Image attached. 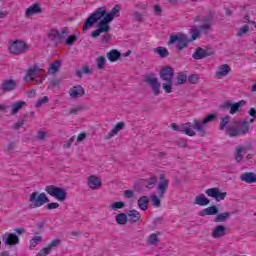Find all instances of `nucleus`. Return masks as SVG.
I'll use <instances>...</instances> for the list:
<instances>
[{
  "instance_id": "nucleus-34",
  "label": "nucleus",
  "mask_w": 256,
  "mask_h": 256,
  "mask_svg": "<svg viewBox=\"0 0 256 256\" xmlns=\"http://www.w3.org/2000/svg\"><path fill=\"white\" fill-rule=\"evenodd\" d=\"M226 135H228V137H239V135H241V132L239 128L235 126H229L226 129Z\"/></svg>"
},
{
  "instance_id": "nucleus-39",
  "label": "nucleus",
  "mask_w": 256,
  "mask_h": 256,
  "mask_svg": "<svg viewBox=\"0 0 256 256\" xmlns=\"http://www.w3.org/2000/svg\"><path fill=\"white\" fill-rule=\"evenodd\" d=\"M128 216L125 213H119L116 215V223L118 225H127Z\"/></svg>"
},
{
  "instance_id": "nucleus-31",
  "label": "nucleus",
  "mask_w": 256,
  "mask_h": 256,
  "mask_svg": "<svg viewBox=\"0 0 256 256\" xmlns=\"http://www.w3.org/2000/svg\"><path fill=\"white\" fill-rule=\"evenodd\" d=\"M151 200L149 199V197L147 196H141L138 199V207L139 209H141V211H147V209H149V202Z\"/></svg>"
},
{
  "instance_id": "nucleus-35",
  "label": "nucleus",
  "mask_w": 256,
  "mask_h": 256,
  "mask_svg": "<svg viewBox=\"0 0 256 256\" xmlns=\"http://www.w3.org/2000/svg\"><path fill=\"white\" fill-rule=\"evenodd\" d=\"M59 67H61V60H55L49 67L48 73L51 75H55L57 71H59Z\"/></svg>"
},
{
  "instance_id": "nucleus-17",
  "label": "nucleus",
  "mask_w": 256,
  "mask_h": 256,
  "mask_svg": "<svg viewBox=\"0 0 256 256\" xmlns=\"http://www.w3.org/2000/svg\"><path fill=\"white\" fill-rule=\"evenodd\" d=\"M249 151V146H237L234 152V159L237 163H241L243 161V155Z\"/></svg>"
},
{
  "instance_id": "nucleus-33",
  "label": "nucleus",
  "mask_w": 256,
  "mask_h": 256,
  "mask_svg": "<svg viewBox=\"0 0 256 256\" xmlns=\"http://www.w3.org/2000/svg\"><path fill=\"white\" fill-rule=\"evenodd\" d=\"M93 73V68H89V66H83L81 70H76V77H83V75H91Z\"/></svg>"
},
{
  "instance_id": "nucleus-64",
  "label": "nucleus",
  "mask_w": 256,
  "mask_h": 256,
  "mask_svg": "<svg viewBox=\"0 0 256 256\" xmlns=\"http://www.w3.org/2000/svg\"><path fill=\"white\" fill-rule=\"evenodd\" d=\"M248 115H250V117H254V119H256V109L250 108L248 111Z\"/></svg>"
},
{
  "instance_id": "nucleus-49",
  "label": "nucleus",
  "mask_w": 256,
  "mask_h": 256,
  "mask_svg": "<svg viewBox=\"0 0 256 256\" xmlns=\"http://www.w3.org/2000/svg\"><path fill=\"white\" fill-rule=\"evenodd\" d=\"M105 63H106V60H105V56H99L97 58V69H103L105 67Z\"/></svg>"
},
{
  "instance_id": "nucleus-56",
  "label": "nucleus",
  "mask_w": 256,
  "mask_h": 256,
  "mask_svg": "<svg viewBox=\"0 0 256 256\" xmlns=\"http://www.w3.org/2000/svg\"><path fill=\"white\" fill-rule=\"evenodd\" d=\"M67 35H69V31L67 28H63L61 33L59 32L60 43L63 41V39H65V37H67Z\"/></svg>"
},
{
  "instance_id": "nucleus-11",
  "label": "nucleus",
  "mask_w": 256,
  "mask_h": 256,
  "mask_svg": "<svg viewBox=\"0 0 256 256\" xmlns=\"http://www.w3.org/2000/svg\"><path fill=\"white\" fill-rule=\"evenodd\" d=\"M205 193L208 197H212L216 201H223L227 197V192H221L217 187L207 189Z\"/></svg>"
},
{
  "instance_id": "nucleus-37",
  "label": "nucleus",
  "mask_w": 256,
  "mask_h": 256,
  "mask_svg": "<svg viewBox=\"0 0 256 256\" xmlns=\"http://www.w3.org/2000/svg\"><path fill=\"white\" fill-rule=\"evenodd\" d=\"M217 119L216 114H208L203 120H200L201 125L204 126V130L206 131L207 126L205 125L206 123H213Z\"/></svg>"
},
{
  "instance_id": "nucleus-46",
  "label": "nucleus",
  "mask_w": 256,
  "mask_h": 256,
  "mask_svg": "<svg viewBox=\"0 0 256 256\" xmlns=\"http://www.w3.org/2000/svg\"><path fill=\"white\" fill-rule=\"evenodd\" d=\"M230 121H231L230 116H225L224 118H221V120H220V131H223V129H225V127H227V125L229 124Z\"/></svg>"
},
{
  "instance_id": "nucleus-18",
  "label": "nucleus",
  "mask_w": 256,
  "mask_h": 256,
  "mask_svg": "<svg viewBox=\"0 0 256 256\" xmlns=\"http://www.w3.org/2000/svg\"><path fill=\"white\" fill-rule=\"evenodd\" d=\"M2 241L6 245H17L19 243V236L11 233H6L2 237Z\"/></svg>"
},
{
  "instance_id": "nucleus-21",
  "label": "nucleus",
  "mask_w": 256,
  "mask_h": 256,
  "mask_svg": "<svg viewBox=\"0 0 256 256\" xmlns=\"http://www.w3.org/2000/svg\"><path fill=\"white\" fill-rule=\"evenodd\" d=\"M218 214H219V208H217L216 206H210V207L204 208L198 213L199 217H207V215L211 216V215H218Z\"/></svg>"
},
{
  "instance_id": "nucleus-36",
  "label": "nucleus",
  "mask_w": 256,
  "mask_h": 256,
  "mask_svg": "<svg viewBox=\"0 0 256 256\" xmlns=\"http://www.w3.org/2000/svg\"><path fill=\"white\" fill-rule=\"evenodd\" d=\"M228 217H231V212L220 213L215 217L214 223H223L227 221Z\"/></svg>"
},
{
  "instance_id": "nucleus-42",
  "label": "nucleus",
  "mask_w": 256,
  "mask_h": 256,
  "mask_svg": "<svg viewBox=\"0 0 256 256\" xmlns=\"http://www.w3.org/2000/svg\"><path fill=\"white\" fill-rule=\"evenodd\" d=\"M191 41H195L200 35L201 31L199 30L198 26H193L190 29Z\"/></svg>"
},
{
  "instance_id": "nucleus-4",
  "label": "nucleus",
  "mask_w": 256,
  "mask_h": 256,
  "mask_svg": "<svg viewBox=\"0 0 256 256\" xmlns=\"http://www.w3.org/2000/svg\"><path fill=\"white\" fill-rule=\"evenodd\" d=\"M112 20V16L106 15L103 16L102 19H100L99 23H98V29L94 30L91 33V37L93 39H97V37H99V35H101V33H109V31H111V26H109V23H111Z\"/></svg>"
},
{
  "instance_id": "nucleus-62",
  "label": "nucleus",
  "mask_w": 256,
  "mask_h": 256,
  "mask_svg": "<svg viewBox=\"0 0 256 256\" xmlns=\"http://www.w3.org/2000/svg\"><path fill=\"white\" fill-rule=\"evenodd\" d=\"M87 139V134L85 132H81L77 137V143H81Z\"/></svg>"
},
{
  "instance_id": "nucleus-15",
  "label": "nucleus",
  "mask_w": 256,
  "mask_h": 256,
  "mask_svg": "<svg viewBox=\"0 0 256 256\" xmlns=\"http://www.w3.org/2000/svg\"><path fill=\"white\" fill-rule=\"evenodd\" d=\"M16 88H17V81L13 79H5L2 81L1 89L4 93L15 91Z\"/></svg>"
},
{
  "instance_id": "nucleus-28",
  "label": "nucleus",
  "mask_w": 256,
  "mask_h": 256,
  "mask_svg": "<svg viewBox=\"0 0 256 256\" xmlns=\"http://www.w3.org/2000/svg\"><path fill=\"white\" fill-rule=\"evenodd\" d=\"M70 97H83L85 89L81 85L74 86L69 91Z\"/></svg>"
},
{
  "instance_id": "nucleus-40",
  "label": "nucleus",
  "mask_w": 256,
  "mask_h": 256,
  "mask_svg": "<svg viewBox=\"0 0 256 256\" xmlns=\"http://www.w3.org/2000/svg\"><path fill=\"white\" fill-rule=\"evenodd\" d=\"M243 105H245L244 100H241L239 102H236V103L232 104L231 108H230L231 115H235V113H237V111H239V108L243 107Z\"/></svg>"
},
{
  "instance_id": "nucleus-9",
  "label": "nucleus",
  "mask_w": 256,
  "mask_h": 256,
  "mask_svg": "<svg viewBox=\"0 0 256 256\" xmlns=\"http://www.w3.org/2000/svg\"><path fill=\"white\" fill-rule=\"evenodd\" d=\"M144 83H147V85H150L152 89V93L154 95H159L161 93V83H159V80L155 77L151 76H144Z\"/></svg>"
},
{
  "instance_id": "nucleus-53",
  "label": "nucleus",
  "mask_w": 256,
  "mask_h": 256,
  "mask_svg": "<svg viewBox=\"0 0 256 256\" xmlns=\"http://www.w3.org/2000/svg\"><path fill=\"white\" fill-rule=\"evenodd\" d=\"M249 31V26L245 25L240 28L238 33L236 34V37H243V35H246V33Z\"/></svg>"
},
{
  "instance_id": "nucleus-41",
  "label": "nucleus",
  "mask_w": 256,
  "mask_h": 256,
  "mask_svg": "<svg viewBox=\"0 0 256 256\" xmlns=\"http://www.w3.org/2000/svg\"><path fill=\"white\" fill-rule=\"evenodd\" d=\"M36 75H37V68L36 67L29 68L25 76V81H27V79H30V81H35Z\"/></svg>"
},
{
  "instance_id": "nucleus-3",
  "label": "nucleus",
  "mask_w": 256,
  "mask_h": 256,
  "mask_svg": "<svg viewBox=\"0 0 256 256\" xmlns=\"http://www.w3.org/2000/svg\"><path fill=\"white\" fill-rule=\"evenodd\" d=\"M29 203L30 209H39V207H43L45 203H49V198L45 192H32L29 196Z\"/></svg>"
},
{
  "instance_id": "nucleus-7",
  "label": "nucleus",
  "mask_w": 256,
  "mask_h": 256,
  "mask_svg": "<svg viewBox=\"0 0 256 256\" xmlns=\"http://www.w3.org/2000/svg\"><path fill=\"white\" fill-rule=\"evenodd\" d=\"M177 41V46L176 49L178 51H183V49H185V47H187L189 45V38H187V35L185 34H180L179 36L177 35H170V40L168 42V45H173V43H175Z\"/></svg>"
},
{
  "instance_id": "nucleus-54",
  "label": "nucleus",
  "mask_w": 256,
  "mask_h": 256,
  "mask_svg": "<svg viewBox=\"0 0 256 256\" xmlns=\"http://www.w3.org/2000/svg\"><path fill=\"white\" fill-rule=\"evenodd\" d=\"M75 41H77V36L76 35H70L66 39V45L71 46L75 43Z\"/></svg>"
},
{
  "instance_id": "nucleus-24",
  "label": "nucleus",
  "mask_w": 256,
  "mask_h": 256,
  "mask_svg": "<svg viewBox=\"0 0 256 256\" xmlns=\"http://www.w3.org/2000/svg\"><path fill=\"white\" fill-rule=\"evenodd\" d=\"M235 125H238L240 135H247V133H249V130L251 129V125L249 124V121H247V120L236 122Z\"/></svg>"
},
{
  "instance_id": "nucleus-20",
  "label": "nucleus",
  "mask_w": 256,
  "mask_h": 256,
  "mask_svg": "<svg viewBox=\"0 0 256 256\" xmlns=\"http://www.w3.org/2000/svg\"><path fill=\"white\" fill-rule=\"evenodd\" d=\"M231 73V66L227 64H223L218 68L216 72L217 79H223V77H227Z\"/></svg>"
},
{
  "instance_id": "nucleus-47",
  "label": "nucleus",
  "mask_w": 256,
  "mask_h": 256,
  "mask_svg": "<svg viewBox=\"0 0 256 256\" xmlns=\"http://www.w3.org/2000/svg\"><path fill=\"white\" fill-rule=\"evenodd\" d=\"M176 79H177V85H183L184 83H187V75L183 73H179Z\"/></svg>"
},
{
  "instance_id": "nucleus-43",
  "label": "nucleus",
  "mask_w": 256,
  "mask_h": 256,
  "mask_svg": "<svg viewBox=\"0 0 256 256\" xmlns=\"http://www.w3.org/2000/svg\"><path fill=\"white\" fill-rule=\"evenodd\" d=\"M41 241H43V237L41 236H35L34 238H32L30 240V249H35V247H37V245H39Z\"/></svg>"
},
{
  "instance_id": "nucleus-48",
  "label": "nucleus",
  "mask_w": 256,
  "mask_h": 256,
  "mask_svg": "<svg viewBox=\"0 0 256 256\" xmlns=\"http://www.w3.org/2000/svg\"><path fill=\"white\" fill-rule=\"evenodd\" d=\"M155 185H157V177L156 176H152L150 177L149 181L147 182V189H153V187H155Z\"/></svg>"
},
{
  "instance_id": "nucleus-32",
  "label": "nucleus",
  "mask_w": 256,
  "mask_h": 256,
  "mask_svg": "<svg viewBox=\"0 0 256 256\" xmlns=\"http://www.w3.org/2000/svg\"><path fill=\"white\" fill-rule=\"evenodd\" d=\"M48 39H50V41H53V43H55V45L61 44V39L59 37V30H57V29L50 30V32L48 34Z\"/></svg>"
},
{
  "instance_id": "nucleus-57",
  "label": "nucleus",
  "mask_w": 256,
  "mask_h": 256,
  "mask_svg": "<svg viewBox=\"0 0 256 256\" xmlns=\"http://www.w3.org/2000/svg\"><path fill=\"white\" fill-rule=\"evenodd\" d=\"M134 21H137L138 23H143V15L139 12H134Z\"/></svg>"
},
{
  "instance_id": "nucleus-44",
  "label": "nucleus",
  "mask_w": 256,
  "mask_h": 256,
  "mask_svg": "<svg viewBox=\"0 0 256 256\" xmlns=\"http://www.w3.org/2000/svg\"><path fill=\"white\" fill-rule=\"evenodd\" d=\"M123 207H125V202L123 201H119V202H114L109 206V209H111L112 211H117L119 209H123Z\"/></svg>"
},
{
  "instance_id": "nucleus-50",
  "label": "nucleus",
  "mask_w": 256,
  "mask_h": 256,
  "mask_svg": "<svg viewBox=\"0 0 256 256\" xmlns=\"http://www.w3.org/2000/svg\"><path fill=\"white\" fill-rule=\"evenodd\" d=\"M198 30L200 31V33H207L208 31H211V23H206L199 26Z\"/></svg>"
},
{
  "instance_id": "nucleus-52",
  "label": "nucleus",
  "mask_w": 256,
  "mask_h": 256,
  "mask_svg": "<svg viewBox=\"0 0 256 256\" xmlns=\"http://www.w3.org/2000/svg\"><path fill=\"white\" fill-rule=\"evenodd\" d=\"M151 201H152V205L154 207H161V200L159 199V197L157 195H152L151 196Z\"/></svg>"
},
{
  "instance_id": "nucleus-29",
  "label": "nucleus",
  "mask_w": 256,
  "mask_h": 256,
  "mask_svg": "<svg viewBox=\"0 0 256 256\" xmlns=\"http://www.w3.org/2000/svg\"><path fill=\"white\" fill-rule=\"evenodd\" d=\"M159 235H161V232L151 233L147 238V244L152 247H157V245H159Z\"/></svg>"
},
{
  "instance_id": "nucleus-5",
  "label": "nucleus",
  "mask_w": 256,
  "mask_h": 256,
  "mask_svg": "<svg viewBox=\"0 0 256 256\" xmlns=\"http://www.w3.org/2000/svg\"><path fill=\"white\" fill-rule=\"evenodd\" d=\"M45 191L50 197H54L57 201L63 202L67 199V192L63 188H59L55 185L46 186Z\"/></svg>"
},
{
  "instance_id": "nucleus-22",
  "label": "nucleus",
  "mask_w": 256,
  "mask_h": 256,
  "mask_svg": "<svg viewBox=\"0 0 256 256\" xmlns=\"http://www.w3.org/2000/svg\"><path fill=\"white\" fill-rule=\"evenodd\" d=\"M240 179L244 183L251 185L252 183H256V174L253 172H244L240 175Z\"/></svg>"
},
{
  "instance_id": "nucleus-38",
  "label": "nucleus",
  "mask_w": 256,
  "mask_h": 256,
  "mask_svg": "<svg viewBox=\"0 0 256 256\" xmlns=\"http://www.w3.org/2000/svg\"><path fill=\"white\" fill-rule=\"evenodd\" d=\"M154 53H157L161 59H165V57H169V50H167V48L165 47H161V46L157 47L154 50Z\"/></svg>"
},
{
  "instance_id": "nucleus-27",
  "label": "nucleus",
  "mask_w": 256,
  "mask_h": 256,
  "mask_svg": "<svg viewBox=\"0 0 256 256\" xmlns=\"http://www.w3.org/2000/svg\"><path fill=\"white\" fill-rule=\"evenodd\" d=\"M129 223H137L141 221V213L137 210H130L127 212Z\"/></svg>"
},
{
  "instance_id": "nucleus-25",
  "label": "nucleus",
  "mask_w": 256,
  "mask_h": 256,
  "mask_svg": "<svg viewBox=\"0 0 256 256\" xmlns=\"http://www.w3.org/2000/svg\"><path fill=\"white\" fill-rule=\"evenodd\" d=\"M123 127H125V123L124 122H118L110 132H108V134L105 136V139H113V137H115V135H117V133H119V131H121L123 129Z\"/></svg>"
},
{
  "instance_id": "nucleus-58",
  "label": "nucleus",
  "mask_w": 256,
  "mask_h": 256,
  "mask_svg": "<svg viewBox=\"0 0 256 256\" xmlns=\"http://www.w3.org/2000/svg\"><path fill=\"white\" fill-rule=\"evenodd\" d=\"M176 144L178 147H181L182 149H185L187 147V140L179 139L176 141Z\"/></svg>"
},
{
  "instance_id": "nucleus-60",
  "label": "nucleus",
  "mask_w": 256,
  "mask_h": 256,
  "mask_svg": "<svg viewBox=\"0 0 256 256\" xmlns=\"http://www.w3.org/2000/svg\"><path fill=\"white\" fill-rule=\"evenodd\" d=\"M124 197H126V199H133L135 193L132 190H126L124 191Z\"/></svg>"
},
{
  "instance_id": "nucleus-16",
  "label": "nucleus",
  "mask_w": 256,
  "mask_h": 256,
  "mask_svg": "<svg viewBox=\"0 0 256 256\" xmlns=\"http://www.w3.org/2000/svg\"><path fill=\"white\" fill-rule=\"evenodd\" d=\"M61 243V240L59 239H54L47 245V247L42 248L36 256H47L49 253H51L53 247H58V245Z\"/></svg>"
},
{
  "instance_id": "nucleus-14",
  "label": "nucleus",
  "mask_w": 256,
  "mask_h": 256,
  "mask_svg": "<svg viewBox=\"0 0 256 256\" xmlns=\"http://www.w3.org/2000/svg\"><path fill=\"white\" fill-rule=\"evenodd\" d=\"M227 235V228L224 225H216L212 232V239H221V237H225Z\"/></svg>"
},
{
  "instance_id": "nucleus-55",
  "label": "nucleus",
  "mask_w": 256,
  "mask_h": 256,
  "mask_svg": "<svg viewBox=\"0 0 256 256\" xmlns=\"http://www.w3.org/2000/svg\"><path fill=\"white\" fill-rule=\"evenodd\" d=\"M46 208L48 209V211H53V209H59V203L57 202L48 203Z\"/></svg>"
},
{
  "instance_id": "nucleus-12",
  "label": "nucleus",
  "mask_w": 256,
  "mask_h": 256,
  "mask_svg": "<svg viewBox=\"0 0 256 256\" xmlns=\"http://www.w3.org/2000/svg\"><path fill=\"white\" fill-rule=\"evenodd\" d=\"M87 185L89 189H92V191H97V189H101V187H103V180L96 175H90L87 178Z\"/></svg>"
},
{
  "instance_id": "nucleus-13",
  "label": "nucleus",
  "mask_w": 256,
  "mask_h": 256,
  "mask_svg": "<svg viewBox=\"0 0 256 256\" xmlns=\"http://www.w3.org/2000/svg\"><path fill=\"white\" fill-rule=\"evenodd\" d=\"M169 189V180L165 178V174H160V182L157 185L158 197L163 198L165 192Z\"/></svg>"
},
{
  "instance_id": "nucleus-26",
  "label": "nucleus",
  "mask_w": 256,
  "mask_h": 256,
  "mask_svg": "<svg viewBox=\"0 0 256 256\" xmlns=\"http://www.w3.org/2000/svg\"><path fill=\"white\" fill-rule=\"evenodd\" d=\"M209 203H211V200H209L205 194H200L195 197L194 204L199 205V207H207Z\"/></svg>"
},
{
  "instance_id": "nucleus-2",
  "label": "nucleus",
  "mask_w": 256,
  "mask_h": 256,
  "mask_svg": "<svg viewBox=\"0 0 256 256\" xmlns=\"http://www.w3.org/2000/svg\"><path fill=\"white\" fill-rule=\"evenodd\" d=\"M180 131L187 135L188 137H195L197 133L200 137H205L207 135V131L205 130V126L201 124V119H194L192 122H187L180 126ZM197 131V133L195 132Z\"/></svg>"
},
{
  "instance_id": "nucleus-10",
  "label": "nucleus",
  "mask_w": 256,
  "mask_h": 256,
  "mask_svg": "<svg viewBox=\"0 0 256 256\" xmlns=\"http://www.w3.org/2000/svg\"><path fill=\"white\" fill-rule=\"evenodd\" d=\"M160 78L162 81H173V77H175V70L171 66H164L161 68L159 72Z\"/></svg>"
},
{
  "instance_id": "nucleus-51",
  "label": "nucleus",
  "mask_w": 256,
  "mask_h": 256,
  "mask_svg": "<svg viewBox=\"0 0 256 256\" xmlns=\"http://www.w3.org/2000/svg\"><path fill=\"white\" fill-rule=\"evenodd\" d=\"M188 83H191L192 85H195L199 83V76L198 74H192L188 77Z\"/></svg>"
},
{
  "instance_id": "nucleus-30",
  "label": "nucleus",
  "mask_w": 256,
  "mask_h": 256,
  "mask_svg": "<svg viewBox=\"0 0 256 256\" xmlns=\"http://www.w3.org/2000/svg\"><path fill=\"white\" fill-rule=\"evenodd\" d=\"M106 57L110 63H115V61H119L121 58V52H119L117 49H113L107 53Z\"/></svg>"
},
{
  "instance_id": "nucleus-6",
  "label": "nucleus",
  "mask_w": 256,
  "mask_h": 256,
  "mask_svg": "<svg viewBox=\"0 0 256 256\" xmlns=\"http://www.w3.org/2000/svg\"><path fill=\"white\" fill-rule=\"evenodd\" d=\"M8 50L11 55H23L29 51V45L23 40H15L8 46Z\"/></svg>"
},
{
  "instance_id": "nucleus-1",
  "label": "nucleus",
  "mask_w": 256,
  "mask_h": 256,
  "mask_svg": "<svg viewBox=\"0 0 256 256\" xmlns=\"http://www.w3.org/2000/svg\"><path fill=\"white\" fill-rule=\"evenodd\" d=\"M119 5H116L115 7L112 8L110 13H107V7L103 6L94 11L85 21L84 26H83V31H87L90 27H93L97 21H101L103 17L106 15H111L112 21H113V16L115 15L116 17H119V11H120Z\"/></svg>"
},
{
  "instance_id": "nucleus-45",
  "label": "nucleus",
  "mask_w": 256,
  "mask_h": 256,
  "mask_svg": "<svg viewBox=\"0 0 256 256\" xmlns=\"http://www.w3.org/2000/svg\"><path fill=\"white\" fill-rule=\"evenodd\" d=\"M162 88L164 89L165 93H172L173 81H165V83L162 84Z\"/></svg>"
},
{
  "instance_id": "nucleus-63",
  "label": "nucleus",
  "mask_w": 256,
  "mask_h": 256,
  "mask_svg": "<svg viewBox=\"0 0 256 256\" xmlns=\"http://www.w3.org/2000/svg\"><path fill=\"white\" fill-rule=\"evenodd\" d=\"M45 137H47V133H45L44 131H39L37 133V139H39L40 141H43V139H45Z\"/></svg>"
},
{
  "instance_id": "nucleus-8",
  "label": "nucleus",
  "mask_w": 256,
  "mask_h": 256,
  "mask_svg": "<svg viewBox=\"0 0 256 256\" xmlns=\"http://www.w3.org/2000/svg\"><path fill=\"white\" fill-rule=\"evenodd\" d=\"M213 55H215V50H213L212 48L203 49L201 47H198L196 48V51L192 54V57L196 61H199Z\"/></svg>"
},
{
  "instance_id": "nucleus-19",
  "label": "nucleus",
  "mask_w": 256,
  "mask_h": 256,
  "mask_svg": "<svg viewBox=\"0 0 256 256\" xmlns=\"http://www.w3.org/2000/svg\"><path fill=\"white\" fill-rule=\"evenodd\" d=\"M41 13H43V8H41L39 3H35L26 9L25 16L31 17V15H39Z\"/></svg>"
},
{
  "instance_id": "nucleus-23",
  "label": "nucleus",
  "mask_w": 256,
  "mask_h": 256,
  "mask_svg": "<svg viewBox=\"0 0 256 256\" xmlns=\"http://www.w3.org/2000/svg\"><path fill=\"white\" fill-rule=\"evenodd\" d=\"M25 105H27V102L25 101H17L12 103L10 108V115H17L19 111L25 107Z\"/></svg>"
},
{
  "instance_id": "nucleus-61",
  "label": "nucleus",
  "mask_w": 256,
  "mask_h": 256,
  "mask_svg": "<svg viewBox=\"0 0 256 256\" xmlns=\"http://www.w3.org/2000/svg\"><path fill=\"white\" fill-rule=\"evenodd\" d=\"M154 13L158 17H161V13H163V9L159 5H154Z\"/></svg>"
},
{
  "instance_id": "nucleus-59",
  "label": "nucleus",
  "mask_w": 256,
  "mask_h": 256,
  "mask_svg": "<svg viewBox=\"0 0 256 256\" xmlns=\"http://www.w3.org/2000/svg\"><path fill=\"white\" fill-rule=\"evenodd\" d=\"M45 103H49V98L44 97L36 102V107H41V105H45Z\"/></svg>"
}]
</instances>
